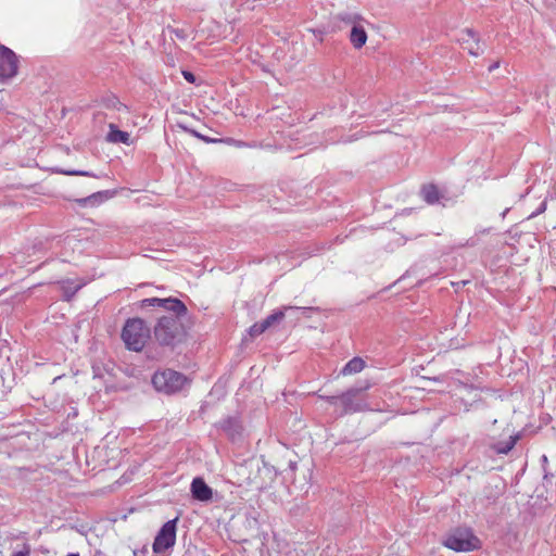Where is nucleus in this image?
Returning a JSON list of instances; mask_svg holds the SVG:
<instances>
[{
    "mask_svg": "<svg viewBox=\"0 0 556 556\" xmlns=\"http://www.w3.org/2000/svg\"><path fill=\"white\" fill-rule=\"evenodd\" d=\"M182 317L177 315H162L159 317L151 330L152 341L168 351H174L177 346L185 343L188 331Z\"/></svg>",
    "mask_w": 556,
    "mask_h": 556,
    "instance_id": "obj_1",
    "label": "nucleus"
},
{
    "mask_svg": "<svg viewBox=\"0 0 556 556\" xmlns=\"http://www.w3.org/2000/svg\"><path fill=\"white\" fill-rule=\"evenodd\" d=\"M369 388L370 383L365 382L364 384L349 388L339 395L318 394V397L333 406L338 416L352 415L370 409L366 394Z\"/></svg>",
    "mask_w": 556,
    "mask_h": 556,
    "instance_id": "obj_2",
    "label": "nucleus"
},
{
    "mask_svg": "<svg viewBox=\"0 0 556 556\" xmlns=\"http://www.w3.org/2000/svg\"><path fill=\"white\" fill-rule=\"evenodd\" d=\"M122 340L129 351L141 352L148 341L152 340L151 329L142 318L135 317L126 320L122 329Z\"/></svg>",
    "mask_w": 556,
    "mask_h": 556,
    "instance_id": "obj_3",
    "label": "nucleus"
},
{
    "mask_svg": "<svg viewBox=\"0 0 556 556\" xmlns=\"http://www.w3.org/2000/svg\"><path fill=\"white\" fill-rule=\"evenodd\" d=\"M152 383L157 391L166 394L179 392L188 383L187 377L173 369L156 371L152 377Z\"/></svg>",
    "mask_w": 556,
    "mask_h": 556,
    "instance_id": "obj_4",
    "label": "nucleus"
},
{
    "mask_svg": "<svg viewBox=\"0 0 556 556\" xmlns=\"http://www.w3.org/2000/svg\"><path fill=\"white\" fill-rule=\"evenodd\" d=\"M444 546L455 552H470L480 547L479 539L469 529H456L443 541Z\"/></svg>",
    "mask_w": 556,
    "mask_h": 556,
    "instance_id": "obj_5",
    "label": "nucleus"
},
{
    "mask_svg": "<svg viewBox=\"0 0 556 556\" xmlns=\"http://www.w3.org/2000/svg\"><path fill=\"white\" fill-rule=\"evenodd\" d=\"M177 518L166 521L157 532L152 549L155 554L172 548L176 543Z\"/></svg>",
    "mask_w": 556,
    "mask_h": 556,
    "instance_id": "obj_6",
    "label": "nucleus"
},
{
    "mask_svg": "<svg viewBox=\"0 0 556 556\" xmlns=\"http://www.w3.org/2000/svg\"><path fill=\"white\" fill-rule=\"evenodd\" d=\"M18 56L10 48L0 45V83L4 84L17 75Z\"/></svg>",
    "mask_w": 556,
    "mask_h": 556,
    "instance_id": "obj_7",
    "label": "nucleus"
},
{
    "mask_svg": "<svg viewBox=\"0 0 556 556\" xmlns=\"http://www.w3.org/2000/svg\"><path fill=\"white\" fill-rule=\"evenodd\" d=\"M457 42L472 56L483 53L480 46V36L471 28L462 29L456 38Z\"/></svg>",
    "mask_w": 556,
    "mask_h": 556,
    "instance_id": "obj_8",
    "label": "nucleus"
},
{
    "mask_svg": "<svg viewBox=\"0 0 556 556\" xmlns=\"http://www.w3.org/2000/svg\"><path fill=\"white\" fill-rule=\"evenodd\" d=\"M289 309L300 311L303 315L307 316L308 312L317 311L318 308L311 306H283L281 309L273 312L263 319L262 323L266 326V329H268L274 324L281 321L286 316V312Z\"/></svg>",
    "mask_w": 556,
    "mask_h": 556,
    "instance_id": "obj_9",
    "label": "nucleus"
},
{
    "mask_svg": "<svg viewBox=\"0 0 556 556\" xmlns=\"http://www.w3.org/2000/svg\"><path fill=\"white\" fill-rule=\"evenodd\" d=\"M190 491L192 497L200 502H208L213 497L212 489L201 477H197L192 480Z\"/></svg>",
    "mask_w": 556,
    "mask_h": 556,
    "instance_id": "obj_10",
    "label": "nucleus"
},
{
    "mask_svg": "<svg viewBox=\"0 0 556 556\" xmlns=\"http://www.w3.org/2000/svg\"><path fill=\"white\" fill-rule=\"evenodd\" d=\"M164 308L167 314L166 315H177V316H186L188 313L187 306L182 301L177 298H165L161 299L160 306Z\"/></svg>",
    "mask_w": 556,
    "mask_h": 556,
    "instance_id": "obj_11",
    "label": "nucleus"
},
{
    "mask_svg": "<svg viewBox=\"0 0 556 556\" xmlns=\"http://www.w3.org/2000/svg\"><path fill=\"white\" fill-rule=\"evenodd\" d=\"M106 141L111 143H124L126 146H130L132 143L129 132L119 130L115 124L109 125Z\"/></svg>",
    "mask_w": 556,
    "mask_h": 556,
    "instance_id": "obj_12",
    "label": "nucleus"
},
{
    "mask_svg": "<svg viewBox=\"0 0 556 556\" xmlns=\"http://www.w3.org/2000/svg\"><path fill=\"white\" fill-rule=\"evenodd\" d=\"M65 301H71L72 298L85 286L84 281H75L73 279H65L60 281Z\"/></svg>",
    "mask_w": 556,
    "mask_h": 556,
    "instance_id": "obj_13",
    "label": "nucleus"
},
{
    "mask_svg": "<svg viewBox=\"0 0 556 556\" xmlns=\"http://www.w3.org/2000/svg\"><path fill=\"white\" fill-rule=\"evenodd\" d=\"M365 361L358 356L350 359L341 369L340 375L350 376L361 372L365 368Z\"/></svg>",
    "mask_w": 556,
    "mask_h": 556,
    "instance_id": "obj_14",
    "label": "nucleus"
},
{
    "mask_svg": "<svg viewBox=\"0 0 556 556\" xmlns=\"http://www.w3.org/2000/svg\"><path fill=\"white\" fill-rule=\"evenodd\" d=\"M518 440H519V434L510 435L507 441H500V442L493 443L491 445V448L496 454H508L514 448V446L516 445Z\"/></svg>",
    "mask_w": 556,
    "mask_h": 556,
    "instance_id": "obj_15",
    "label": "nucleus"
},
{
    "mask_svg": "<svg viewBox=\"0 0 556 556\" xmlns=\"http://www.w3.org/2000/svg\"><path fill=\"white\" fill-rule=\"evenodd\" d=\"M421 197L428 204H435L441 199V193L435 185H426L421 188Z\"/></svg>",
    "mask_w": 556,
    "mask_h": 556,
    "instance_id": "obj_16",
    "label": "nucleus"
},
{
    "mask_svg": "<svg viewBox=\"0 0 556 556\" xmlns=\"http://www.w3.org/2000/svg\"><path fill=\"white\" fill-rule=\"evenodd\" d=\"M350 40L354 48L361 49L367 41V34L363 27L354 26L351 30Z\"/></svg>",
    "mask_w": 556,
    "mask_h": 556,
    "instance_id": "obj_17",
    "label": "nucleus"
},
{
    "mask_svg": "<svg viewBox=\"0 0 556 556\" xmlns=\"http://www.w3.org/2000/svg\"><path fill=\"white\" fill-rule=\"evenodd\" d=\"M104 198H105L104 192H96V193H92L91 195H88L86 198L77 200V202L83 206H86V205L93 206V205H97L100 202H102Z\"/></svg>",
    "mask_w": 556,
    "mask_h": 556,
    "instance_id": "obj_18",
    "label": "nucleus"
},
{
    "mask_svg": "<svg viewBox=\"0 0 556 556\" xmlns=\"http://www.w3.org/2000/svg\"><path fill=\"white\" fill-rule=\"evenodd\" d=\"M31 545L27 542L25 535L21 542V551H12L11 556H30Z\"/></svg>",
    "mask_w": 556,
    "mask_h": 556,
    "instance_id": "obj_19",
    "label": "nucleus"
},
{
    "mask_svg": "<svg viewBox=\"0 0 556 556\" xmlns=\"http://www.w3.org/2000/svg\"><path fill=\"white\" fill-rule=\"evenodd\" d=\"M267 329H266V326H264V324L262 321H258V323H255L253 324L248 332L249 334L252 337V338H255L260 334H262L263 332H265Z\"/></svg>",
    "mask_w": 556,
    "mask_h": 556,
    "instance_id": "obj_20",
    "label": "nucleus"
},
{
    "mask_svg": "<svg viewBox=\"0 0 556 556\" xmlns=\"http://www.w3.org/2000/svg\"><path fill=\"white\" fill-rule=\"evenodd\" d=\"M160 303H161L160 298H148V299H143L141 301V307H148V306L159 307Z\"/></svg>",
    "mask_w": 556,
    "mask_h": 556,
    "instance_id": "obj_21",
    "label": "nucleus"
},
{
    "mask_svg": "<svg viewBox=\"0 0 556 556\" xmlns=\"http://www.w3.org/2000/svg\"><path fill=\"white\" fill-rule=\"evenodd\" d=\"M65 175H70V176H89V177H96V175H93L92 173L90 172H87V170H65L63 172Z\"/></svg>",
    "mask_w": 556,
    "mask_h": 556,
    "instance_id": "obj_22",
    "label": "nucleus"
},
{
    "mask_svg": "<svg viewBox=\"0 0 556 556\" xmlns=\"http://www.w3.org/2000/svg\"><path fill=\"white\" fill-rule=\"evenodd\" d=\"M235 424H236V420L231 417H228L220 422V427L223 430L229 431L233 427Z\"/></svg>",
    "mask_w": 556,
    "mask_h": 556,
    "instance_id": "obj_23",
    "label": "nucleus"
},
{
    "mask_svg": "<svg viewBox=\"0 0 556 556\" xmlns=\"http://www.w3.org/2000/svg\"><path fill=\"white\" fill-rule=\"evenodd\" d=\"M182 76L184 78L188 81V83H191V84H194L197 78H195V75L189 71H184L182 72Z\"/></svg>",
    "mask_w": 556,
    "mask_h": 556,
    "instance_id": "obj_24",
    "label": "nucleus"
},
{
    "mask_svg": "<svg viewBox=\"0 0 556 556\" xmlns=\"http://www.w3.org/2000/svg\"><path fill=\"white\" fill-rule=\"evenodd\" d=\"M545 210H546V203L543 202V203H541L540 207L529 216V218L535 217L536 215L543 213Z\"/></svg>",
    "mask_w": 556,
    "mask_h": 556,
    "instance_id": "obj_25",
    "label": "nucleus"
},
{
    "mask_svg": "<svg viewBox=\"0 0 556 556\" xmlns=\"http://www.w3.org/2000/svg\"><path fill=\"white\" fill-rule=\"evenodd\" d=\"M184 128V130H186L187 132L191 134L192 136L197 137V138H203V135L199 134L197 130L194 129H190L188 127H185V126H181Z\"/></svg>",
    "mask_w": 556,
    "mask_h": 556,
    "instance_id": "obj_26",
    "label": "nucleus"
},
{
    "mask_svg": "<svg viewBox=\"0 0 556 556\" xmlns=\"http://www.w3.org/2000/svg\"><path fill=\"white\" fill-rule=\"evenodd\" d=\"M498 67H500V62H498V61H496V62L492 63V64L489 66L488 71H489V73H492V72H494L495 70H497Z\"/></svg>",
    "mask_w": 556,
    "mask_h": 556,
    "instance_id": "obj_27",
    "label": "nucleus"
},
{
    "mask_svg": "<svg viewBox=\"0 0 556 556\" xmlns=\"http://www.w3.org/2000/svg\"><path fill=\"white\" fill-rule=\"evenodd\" d=\"M147 552H148L147 546H143V547H142L141 549H139V551H138V549L134 551V555H135V556H140V554H142V555H143V554H146Z\"/></svg>",
    "mask_w": 556,
    "mask_h": 556,
    "instance_id": "obj_28",
    "label": "nucleus"
},
{
    "mask_svg": "<svg viewBox=\"0 0 556 556\" xmlns=\"http://www.w3.org/2000/svg\"><path fill=\"white\" fill-rule=\"evenodd\" d=\"M201 139H202L203 141H205V142H214V141H215V140L210 139L208 137H205V136H203V138H201Z\"/></svg>",
    "mask_w": 556,
    "mask_h": 556,
    "instance_id": "obj_29",
    "label": "nucleus"
},
{
    "mask_svg": "<svg viewBox=\"0 0 556 556\" xmlns=\"http://www.w3.org/2000/svg\"><path fill=\"white\" fill-rule=\"evenodd\" d=\"M12 551H21V543H17L15 547H13Z\"/></svg>",
    "mask_w": 556,
    "mask_h": 556,
    "instance_id": "obj_30",
    "label": "nucleus"
},
{
    "mask_svg": "<svg viewBox=\"0 0 556 556\" xmlns=\"http://www.w3.org/2000/svg\"><path fill=\"white\" fill-rule=\"evenodd\" d=\"M20 538H21L20 535H12V538H11V539H12V540H20Z\"/></svg>",
    "mask_w": 556,
    "mask_h": 556,
    "instance_id": "obj_31",
    "label": "nucleus"
},
{
    "mask_svg": "<svg viewBox=\"0 0 556 556\" xmlns=\"http://www.w3.org/2000/svg\"><path fill=\"white\" fill-rule=\"evenodd\" d=\"M542 460L543 463H546L547 462V457L545 455L542 456Z\"/></svg>",
    "mask_w": 556,
    "mask_h": 556,
    "instance_id": "obj_32",
    "label": "nucleus"
},
{
    "mask_svg": "<svg viewBox=\"0 0 556 556\" xmlns=\"http://www.w3.org/2000/svg\"><path fill=\"white\" fill-rule=\"evenodd\" d=\"M507 208L503 212L502 216L505 217L506 213H507Z\"/></svg>",
    "mask_w": 556,
    "mask_h": 556,
    "instance_id": "obj_33",
    "label": "nucleus"
},
{
    "mask_svg": "<svg viewBox=\"0 0 556 556\" xmlns=\"http://www.w3.org/2000/svg\"><path fill=\"white\" fill-rule=\"evenodd\" d=\"M67 556H79L78 554H68Z\"/></svg>",
    "mask_w": 556,
    "mask_h": 556,
    "instance_id": "obj_34",
    "label": "nucleus"
}]
</instances>
